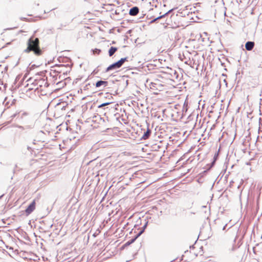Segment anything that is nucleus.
<instances>
[{
	"instance_id": "6e6552de",
	"label": "nucleus",
	"mask_w": 262,
	"mask_h": 262,
	"mask_svg": "<svg viewBox=\"0 0 262 262\" xmlns=\"http://www.w3.org/2000/svg\"><path fill=\"white\" fill-rule=\"evenodd\" d=\"M117 51V48L114 47H111L108 51L110 56H112Z\"/></svg>"
},
{
	"instance_id": "39448f33",
	"label": "nucleus",
	"mask_w": 262,
	"mask_h": 262,
	"mask_svg": "<svg viewBox=\"0 0 262 262\" xmlns=\"http://www.w3.org/2000/svg\"><path fill=\"white\" fill-rule=\"evenodd\" d=\"M108 85V82L107 81H98L96 83L95 86L96 88H99L100 86L106 87Z\"/></svg>"
},
{
	"instance_id": "f3484780",
	"label": "nucleus",
	"mask_w": 262,
	"mask_h": 262,
	"mask_svg": "<svg viewBox=\"0 0 262 262\" xmlns=\"http://www.w3.org/2000/svg\"><path fill=\"white\" fill-rule=\"evenodd\" d=\"M42 145H43V142H41Z\"/></svg>"
},
{
	"instance_id": "dca6fc26",
	"label": "nucleus",
	"mask_w": 262,
	"mask_h": 262,
	"mask_svg": "<svg viewBox=\"0 0 262 262\" xmlns=\"http://www.w3.org/2000/svg\"><path fill=\"white\" fill-rule=\"evenodd\" d=\"M41 156H45L46 157H47V155H41Z\"/></svg>"
},
{
	"instance_id": "0eeeda50",
	"label": "nucleus",
	"mask_w": 262,
	"mask_h": 262,
	"mask_svg": "<svg viewBox=\"0 0 262 262\" xmlns=\"http://www.w3.org/2000/svg\"><path fill=\"white\" fill-rule=\"evenodd\" d=\"M139 13V9L137 7L131 8L129 10V14L132 16H135Z\"/></svg>"
},
{
	"instance_id": "9d476101",
	"label": "nucleus",
	"mask_w": 262,
	"mask_h": 262,
	"mask_svg": "<svg viewBox=\"0 0 262 262\" xmlns=\"http://www.w3.org/2000/svg\"><path fill=\"white\" fill-rule=\"evenodd\" d=\"M219 152H220V148L219 149L217 153H216L215 155H214V160L212 162V164H214V163L215 162L216 159H217V157L219 156Z\"/></svg>"
},
{
	"instance_id": "9b49d317",
	"label": "nucleus",
	"mask_w": 262,
	"mask_h": 262,
	"mask_svg": "<svg viewBox=\"0 0 262 262\" xmlns=\"http://www.w3.org/2000/svg\"><path fill=\"white\" fill-rule=\"evenodd\" d=\"M137 237H136L135 238L132 239H131V240H130V241H128L127 242H126V243L125 244L124 246H129V245H130L131 244H132V243H133L135 241V239H136V238H137Z\"/></svg>"
},
{
	"instance_id": "f8f14e48",
	"label": "nucleus",
	"mask_w": 262,
	"mask_h": 262,
	"mask_svg": "<svg viewBox=\"0 0 262 262\" xmlns=\"http://www.w3.org/2000/svg\"><path fill=\"white\" fill-rule=\"evenodd\" d=\"M111 102H106V103H102L101 104V105H100L99 106H98V107L99 108H101V107H102L103 106H106L110 104H111Z\"/></svg>"
},
{
	"instance_id": "7ed1b4c3",
	"label": "nucleus",
	"mask_w": 262,
	"mask_h": 262,
	"mask_svg": "<svg viewBox=\"0 0 262 262\" xmlns=\"http://www.w3.org/2000/svg\"><path fill=\"white\" fill-rule=\"evenodd\" d=\"M35 208L36 202L35 200H34L25 210L26 215H28L30 214H31L35 209Z\"/></svg>"
},
{
	"instance_id": "423d86ee",
	"label": "nucleus",
	"mask_w": 262,
	"mask_h": 262,
	"mask_svg": "<svg viewBox=\"0 0 262 262\" xmlns=\"http://www.w3.org/2000/svg\"><path fill=\"white\" fill-rule=\"evenodd\" d=\"M254 42L253 41H248L246 43L245 48L248 51L252 50L254 47Z\"/></svg>"
},
{
	"instance_id": "f257e3e1",
	"label": "nucleus",
	"mask_w": 262,
	"mask_h": 262,
	"mask_svg": "<svg viewBox=\"0 0 262 262\" xmlns=\"http://www.w3.org/2000/svg\"><path fill=\"white\" fill-rule=\"evenodd\" d=\"M39 41L38 38H30L28 41V47L26 50L27 52L33 51L35 54L40 55L41 50L39 46Z\"/></svg>"
},
{
	"instance_id": "4468645a",
	"label": "nucleus",
	"mask_w": 262,
	"mask_h": 262,
	"mask_svg": "<svg viewBox=\"0 0 262 262\" xmlns=\"http://www.w3.org/2000/svg\"><path fill=\"white\" fill-rule=\"evenodd\" d=\"M166 14H167V13H165V14L164 15H162V16H160L158 17L157 18H155V19H154V21H156V20H157V19H160V18H161L163 17H164L165 15H166Z\"/></svg>"
},
{
	"instance_id": "1a4fd4ad",
	"label": "nucleus",
	"mask_w": 262,
	"mask_h": 262,
	"mask_svg": "<svg viewBox=\"0 0 262 262\" xmlns=\"http://www.w3.org/2000/svg\"><path fill=\"white\" fill-rule=\"evenodd\" d=\"M151 133V131L149 129H147L145 133H144L143 138L144 139H147L149 138L150 134Z\"/></svg>"
},
{
	"instance_id": "ddd939ff",
	"label": "nucleus",
	"mask_w": 262,
	"mask_h": 262,
	"mask_svg": "<svg viewBox=\"0 0 262 262\" xmlns=\"http://www.w3.org/2000/svg\"><path fill=\"white\" fill-rule=\"evenodd\" d=\"M100 52H101V50L100 49H95V50H93L94 54H99L100 53Z\"/></svg>"
},
{
	"instance_id": "2eb2a0df",
	"label": "nucleus",
	"mask_w": 262,
	"mask_h": 262,
	"mask_svg": "<svg viewBox=\"0 0 262 262\" xmlns=\"http://www.w3.org/2000/svg\"><path fill=\"white\" fill-rule=\"evenodd\" d=\"M34 144H37V142H39V140H36V139H35V140H34Z\"/></svg>"
},
{
	"instance_id": "20e7f679",
	"label": "nucleus",
	"mask_w": 262,
	"mask_h": 262,
	"mask_svg": "<svg viewBox=\"0 0 262 262\" xmlns=\"http://www.w3.org/2000/svg\"><path fill=\"white\" fill-rule=\"evenodd\" d=\"M46 13L45 10L43 8L36 9L34 8V14L35 15L36 18L38 19L41 18V15Z\"/></svg>"
},
{
	"instance_id": "f03ea898",
	"label": "nucleus",
	"mask_w": 262,
	"mask_h": 262,
	"mask_svg": "<svg viewBox=\"0 0 262 262\" xmlns=\"http://www.w3.org/2000/svg\"><path fill=\"white\" fill-rule=\"evenodd\" d=\"M125 61H126V58H121L117 62L114 63L108 67L106 70V72L120 68Z\"/></svg>"
}]
</instances>
